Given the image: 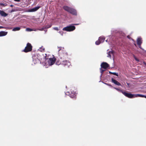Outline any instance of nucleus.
<instances>
[{"label":"nucleus","mask_w":146,"mask_h":146,"mask_svg":"<svg viewBox=\"0 0 146 146\" xmlns=\"http://www.w3.org/2000/svg\"><path fill=\"white\" fill-rule=\"evenodd\" d=\"M45 58V68H46L48 67V66H51L56 61V59L54 57L48 58L46 56Z\"/></svg>","instance_id":"nucleus-1"},{"label":"nucleus","mask_w":146,"mask_h":146,"mask_svg":"<svg viewBox=\"0 0 146 146\" xmlns=\"http://www.w3.org/2000/svg\"><path fill=\"white\" fill-rule=\"evenodd\" d=\"M63 8L65 10L67 11L71 14L74 15H77V12L75 9L69 7L67 6H64Z\"/></svg>","instance_id":"nucleus-2"},{"label":"nucleus","mask_w":146,"mask_h":146,"mask_svg":"<svg viewBox=\"0 0 146 146\" xmlns=\"http://www.w3.org/2000/svg\"><path fill=\"white\" fill-rule=\"evenodd\" d=\"M114 88L115 89L121 92L125 96L129 98H134V94H132L130 93H127L125 92H123L122 91L120 90L119 89L117 88Z\"/></svg>","instance_id":"nucleus-3"},{"label":"nucleus","mask_w":146,"mask_h":146,"mask_svg":"<svg viewBox=\"0 0 146 146\" xmlns=\"http://www.w3.org/2000/svg\"><path fill=\"white\" fill-rule=\"evenodd\" d=\"M75 29V27L72 25H70L69 26L64 28L62 30L63 31H74Z\"/></svg>","instance_id":"nucleus-4"},{"label":"nucleus","mask_w":146,"mask_h":146,"mask_svg":"<svg viewBox=\"0 0 146 146\" xmlns=\"http://www.w3.org/2000/svg\"><path fill=\"white\" fill-rule=\"evenodd\" d=\"M32 49V46L31 44L28 43L27 44V46L25 47L23 51L25 52H27L30 51Z\"/></svg>","instance_id":"nucleus-5"},{"label":"nucleus","mask_w":146,"mask_h":146,"mask_svg":"<svg viewBox=\"0 0 146 146\" xmlns=\"http://www.w3.org/2000/svg\"><path fill=\"white\" fill-rule=\"evenodd\" d=\"M65 94L66 95H69V96L71 98H74L76 97V93H73L72 92L71 94L70 93V92H68L66 93Z\"/></svg>","instance_id":"nucleus-6"},{"label":"nucleus","mask_w":146,"mask_h":146,"mask_svg":"<svg viewBox=\"0 0 146 146\" xmlns=\"http://www.w3.org/2000/svg\"><path fill=\"white\" fill-rule=\"evenodd\" d=\"M101 67L104 69H106L109 66V64L106 62H104L101 65Z\"/></svg>","instance_id":"nucleus-7"},{"label":"nucleus","mask_w":146,"mask_h":146,"mask_svg":"<svg viewBox=\"0 0 146 146\" xmlns=\"http://www.w3.org/2000/svg\"><path fill=\"white\" fill-rule=\"evenodd\" d=\"M137 44L139 46V48H141V45L142 43V41L141 38L139 37H138L137 40Z\"/></svg>","instance_id":"nucleus-8"},{"label":"nucleus","mask_w":146,"mask_h":146,"mask_svg":"<svg viewBox=\"0 0 146 146\" xmlns=\"http://www.w3.org/2000/svg\"><path fill=\"white\" fill-rule=\"evenodd\" d=\"M40 7H37L29 10L28 11V12H33L37 11L39 8Z\"/></svg>","instance_id":"nucleus-9"},{"label":"nucleus","mask_w":146,"mask_h":146,"mask_svg":"<svg viewBox=\"0 0 146 146\" xmlns=\"http://www.w3.org/2000/svg\"><path fill=\"white\" fill-rule=\"evenodd\" d=\"M62 64L64 65H67L68 66L70 65V63L67 60L63 61L62 62Z\"/></svg>","instance_id":"nucleus-10"},{"label":"nucleus","mask_w":146,"mask_h":146,"mask_svg":"<svg viewBox=\"0 0 146 146\" xmlns=\"http://www.w3.org/2000/svg\"><path fill=\"white\" fill-rule=\"evenodd\" d=\"M111 81L114 84L118 86H120L121 85L120 83L119 82H118L116 80L114 79L113 78L111 79Z\"/></svg>","instance_id":"nucleus-11"},{"label":"nucleus","mask_w":146,"mask_h":146,"mask_svg":"<svg viewBox=\"0 0 146 146\" xmlns=\"http://www.w3.org/2000/svg\"><path fill=\"white\" fill-rule=\"evenodd\" d=\"M134 98L139 97L142 98H146V96L144 95H141L140 94H134Z\"/></svg>","instance_id":"nucleus-12"},{"label":"nucleus","mask_w":146,"mask_h":146,"mask_svg":"<svg viewBox=\"0 0 146 146\" xmlns=\"http://www.w3.org/2000/svg\"><path fill=\"white\" fill-rule=\"evenodd\" d=\"M107 54L108 55L107 56L108 57H110L111 58V55H113V52L112 50L111 51H110L108 52H107Z\"/></svg>","instance_id":"nucleus-13"},{"label":"nucleus","mask_w":146,"mask_h":146,"mask_svg":"<svg viewBox=\"0 0 146 146\" xmlns=\"http://www.w3.org/2000/svg\"><path fill=\"white\" fill-rule=\"evenodd\" d=\"M0 14L2 16L5 17L7 15V14L3 11L0 10Z\"/></svg>","instance_id":"nucleus-14"},{"label":"nucleus","mask_w":146,"mask_h":146,"mask_svg":"<svg viewBox=\"0 0 146 146\" xmlns=\"http://www.w3.org/2000/svg\"><path fill=\"white\" fill-rule=\"evenodd\" d=\"M7 32L3 31H1L0 32V36H5L7 35Z\"/></svg>","instance_id":"nucleus-15"},{"label":"nucleus","mask_w":146,"mask_h":146,"mask_svg":"<svg viewBox=\"0 0 146 146\" xmlns=\"http://www.w3.org/2000/svg\"><path fill=\"white\" fill-rule=\"evenodd\" d=\"M105 38L101 36L99 38V40L101 43L103 42Z\"/></svg>","instance_id":"nucleus-16"},{"label":"nucleus","mask_w":146,"mask_h":146,"mask_svg":"<svg viewBox=\"0 0 146 146\" xmlns=\"http://www.w3.org/2000/svg\"><path fill=\"white\" fill-rule=\"evenodd\" d=\"M20 29V28L19 27H15V28H13V30H12V31H19Z\"/></svg>","instance_id":"nucleus-17"},{"label":"nucleus","mask_w":146,"mask_h":146,"mask_svg":"<svg viewBox=\"0 0 146 146\" xmlns=\"http://www.w3.org/2000/svg\"><path fill=\"white\" fill-rule=\"evenodd\" d=\"M26 30L27 31H36V29L33 30L32 29H31L30 28H27L26 29Z\"/></svg>","instance_id":"nucleus-18"},{"label":"nucleus","mask_w":146,"mask_h":146,"mask_svg":"<svg viewBox=\"0 0 146 146\" xmlns=\"http://www.w3.org/2000/svg\"><path fill=\"white\" fill-rule=\"evenodd\" d=\"M19 11V10L18 9H12L11 11V13H12V12H14L16 11Z\"/></svg>","instance_id":"nucleus-19"},{"label":"nucleus","mask_w":146,"mask_h":146,"mask_svg":"<svg viewBox=\"0 0 146 146\" xmlns=\"http://www.w3.org/2000/svg\"><path fill=\"white\" fill-rule=\"evenodd\" d=\"M100 43L101 42H100L98 40H97L96 42L95 43H96V45H99V44H100Z\"/></svg>","instance_id":"nucleus-20"},{"label":"nucleus","mask_w":146,"mask_h":146,"mask_svg":"<svg viewBox=\"0 0 146 146\" xmlns=\"http://www.w3.org/2000/svg\"><path fill=\"white\" fill-rule=\"evenodd\" d=\"M100 72L101 73V76H102V74H103V72H104V70L102 69L101 68L100 69Z\"/></svg>","instance_id":"nucleus-21"},{"label":"nucleus","mask_w":146,"mask_h":146,"mask_svg":"<svg viewBox=\"0 0 146 146\" xmlns=\"http://www.w3.org/2000/svg\"><path fill=\"white\" fill-rule=\"evenodd\" d=\"M111 74H112L114 75H115L117 76H118V74L117 73H115V72H113V73H111Z\"/></svg>","instance_id":"nucleus-22"},{"label":"nucleus","mask_w":146,"mask_h":146,"mask_svg":"<svg viewBox=\"0 0 146 146\" xmlns=\"http://www.w3.org/2000/svg\"><path fill=\"white\" fill-rule=\"evenodd\" d=\"M44 48H40L39 49V50L41 52L44 51Z\"/></svg>","instance_id":"nucleus-23"},{"label":"nucleus","mask_w":146,"mask_h":146,"mask_svg":"<svg viewBox=\"0 0 146 146\" xmlns=\"http://www.w3.org/2000/svg\"><path fill=\"white\" fill-rule=\"evenodd\" d=\"M53 29H54V30H56V31H58L59 29L57 27H54L53 28Z\"/></svg>","instance_id":"nucleus-24"},{"label":"nucleus","mask_w":146,"mask_h":146,"mask_svg":"<svg viewBox=\"0 0 146 146\" xmlns=\"http://www.w3.org/2000/svg\"><path fill=\"white\" fill-rule=\"evenodd\" d=\"M59 33L62 36L63 35V32L62 31H60L59 32Z\"/></svg>","instance_id":"nucleus-25"},{"label":"nucleus","mask_w":146,"mask_h":146,"mask_svg":"<svg viewBox=\"0 0 146 146\" xmlns=\"http://www.w3.org/2000/svg\"><path fill=\"white\" fill-rule=\"evenodd\" d=\"M51 26V25H48V26H46L45 28L47 29V28L50 27Z\"/></svg>","instance_id":"nucleus-26"},{"label":"nucleus","mask_w":146,"mask_h":146,"mask_svg":"<svg viewBox=\"0 0 146 146\" xmlns=\"http://www.w3.org/2000/svg\"><path fill=\"white\" fill-rule=\"evenodd\" d=\"M134 58L137 61H139V60L135 56H134Z\"/></svg>","instance_id":"nucleus-27"},{"label":"nucleus","mask_w":146,"mask_h":146,"mask_svg":"<svg viewBox=\"0 0 146 146\" xmlns=\"http://www.w3.org/2000/svg\"><path fill=\"white\" fill-rule=\"evenodd\" d=\"M1 28H6L5 27L0 26V29Z\"/></svg>","instance_id":"nucleus-28"},{"label":"nucleus","mask_w":146,"mask_h":146,"mask_svg":"<svg viewBox=\"0 0 146 146\" xmlns=\"http://www.w3.org/2000/svg\"><path fill=\"white\" fill-rule=\"evenodd\" d=\"M14 0L15 1H17V2H19L20 1V0Z\"/></svg>","instance_id":"nucleus-29"},{"label":"nucleus","mask_w":146,"mask_h":146,"mask_svg":"<svg viewBox=\"0 0 146 146\" xmlns=\"http://www.w3.org/2000/svg\"><path fill=\"white\" fill-rule=\"evenodd\" d=\"M44 29V28H42L41 29H40L39 30L40 31H43Z\"/></svg>","instance_id":"nucleus-30"},{"label":"nucleus","mask_w":146,"mask_h":146,"mask_svg":"<svg viewBox=\"0 0 146 146\" xmlns=\"http://www.w3.org/2000/svg\"><path fill=\"white\" fill-rule=\"evenodd\" d=\"M143 64H144L146 66V63H145V62H143Z\"/></svg>","instance_id":"nucleus-31"},{"label":"nucleus","mask_w":146,"mask_h":146,"mask_svg":"<svg viewBox=\"0 0 146 146\" xmlns=\"http://www.w3.org/2000/svg\"><path fill=\"white\" fill-rule=\"evenodd\" d=\"M10 7H13V5H10Z\"/></svg>","instance_id":"nucleus-32"},{"label":"nucleus","mask_w":146,"mask_h":146,"mask_svg":"<svg viewBox=\"0 0 146 146\" xmlns=\"http://www.w3.org/2000/svg\"><path fill=\"white\" fill-rule=\"evenodd\" d=\"M111 73H112V72H109V73H110V74H111Z\"/></svg>","instance_id":"nucleus-33"},{"label":"nucleus","mask_w":146,"mask_h":146,"mask_svg":"<svg viewBox=\"0 0 146 146\" xmlns=\"http://www.w3.org/2000/svg\"><path fill=\"white\" fill-rule=\"evenodd\" d=\"M74 25H78V24H74Z\"/></svg>","instance_id":"nucleus-34"},{"label":"nucleus","mask_w":146,"mask_h":146,"mask_svg":"<svg viewBox=\"0 0 146 146\" xmlns=\"http://www.w3.org/2000/svg\"><path fill=\"white\" fill-rule=\"evenodd\" d=\"M106 42H107V41H108V40H106Z\"/></svg>","instance_id":"nucleus-35"}]
</instances>
